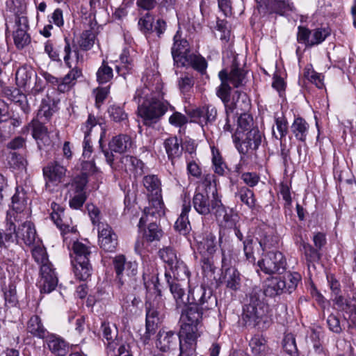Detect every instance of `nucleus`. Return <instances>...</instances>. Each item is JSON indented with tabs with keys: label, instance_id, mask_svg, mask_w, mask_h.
<instances>
[{
	"label": "nucleus",
	"instance_id": "1",
	"mask_svg": "<svg viewBox=\"0 0 356 356\" xmlns=\"http://www.w3.org/2000/svg\"><path fill=\"white\" fill-rule=\"evenodd\" d=\"M189 287L192 302L182 314L185 323L181 326V336L197 339L200 336L197 326L204 312L216 307L217 299L211 289L204 285L193 286L189 282Z\"/></svg>",
	"mask_w": 356,
	"mask_h": 356
},
{
	"label": "nucleus",
	"instance_id": "2",
	"mask_svg": "<svg viewBox=\"0 0 356 356\" xmlns=\"http://www.w3.org/2000/svg\"><path fill=\"white\" fill-rule=\"evenodd\" d=\"M218 76L221 84L216 90V95L223 102L226 114L232 113L235 109L248 111L250 108V99L246 94L236 91L231 100L232 88L229 85V83H231L235 88L243 85L245 79V71L234 60L230 72L228 73L226 70H222L219 72Z\"/></svg>",
	"mask_w": 356,
	"mask_h": 356
},
{
	"label": "nucleus",
	"instance_id": "3",
	"mask_svg": "<svg viewBox=\"0 0 356 356\" xmlns=\"http://www.w3.org/2000/svg\"><path fill=\"white\" fill-rule=\"evenodd\" d=\"M172 55L178 67L191 66L202 74L206 72L207 63L205 58L200 55L191 54L188 42L181 38L178 33L174 36Z\"/></svg>",
	"mask_w": 356,
	"mask_h": 356
},
{
	"label": "nucleus",
	"instance_id": "4",
	"mask_svg": "<svg viewBox=\"0 0 356 356\" xmlns=\"http://www.w3.org/2000/svg\"><path fill=\"white\" fill-rule=\"evenodd\" d=\"M196 191L193 198L195 210L200 214L207 216L213 213L216 218H222L227 220L225 207L218 196L217 188H211V191Z\"/></svg>",
	"mask_w": 356,
	"mask_h": 356
},
{
	"label": "nucleus",
	"instance_id": "5",
	"mask_svg": "<svg viewBox=\"0 0 356 356\" xmlns=\"http://www.w3.org/2000/svg\"><path fill=\"white\" fill-rule=\"evenodd\" d=\"M267 307L261 298V290L254 288L249 293L248 303L243 309L242 321L245 326L254 327L266 322Z\"/></svg>",
	"mask_w": 356,
	"mask_h": 356
},
{
	"label": "nucleus",
	"instance_id": "6",
	"mask_svg": "<svg viewBox=\"0 0 356 356\" xmlns=\"http://www.w3.org/2000/svg\"><path fill=\"white\" fill-rule=\"evenodd\" d=\"M163 307L161 291L154 286V291L148 293L145 302L146 332L141 337L144 343H147L151 336L155 334Z\"/></svg>",
	"mask_w": 356,
	"mask_h": 356
},
{
	"label": "nucleus",
	"instance_id": "7",
	"mask_svg": "<svg viewBox=\"0 0 356 356\" xmlns=\"http://www.w3.org/2000/svg\"><path fill=\"white\" fill-rule=\"evenodd\" d=\"M13 209L7 212L6 220V229H0V247L4 242L13 241V234L15 232V223L22 222L25 219L28 213L24 212L26 203L24 195L17 192L12 197Z\"/></svg>",
	"mask_w": 356,
	"mask_h": 356
},
{
	"label": "nucleus",
	"instance_id": "8",
	"mask_svg": "<svg viewBox=\"0 0 356 356\" xmlns=\"http://www.w3.org/2000/svg\"><path fill=\"white\" fill-rule=\"evenodd\" d=\"M10 9L15 15V30L13 31V40L18 49H23L31 42V37L27 33L29 21L26 16V6L21 0L12 1Z\"/></svg>",
	"mask_w": 356,
	"mask_h": 356
},
{
	"label": "nucleus",
	"instance_id": "9",
	"mask_svg": "<svg viewBox=\"0 0 356 356\" xmlns=\"http://www.w3.org/2000/svg\"><path fill=\"white\" fill-rule=\"evenodd\" d=\"M89 247L76 241L72 245V265L76 277L80 280H86L90 276L91 266L89 263L90 255Z\"/></svg>",
	"mask_w": 356,
	"mask_h": 356
},
{
	"label": "nucleus",
	"instance_id": "10",
	"mask_svg": "<svg viewBox=\"0 0 356 356\" xmlns=\"http://www.w3.org/2000/svg\"><path fill=\"white\" fill-rule=\"evenodd\" d=\"M168 106L167 102H163L155 96L149 101L139 104L137 113L144 124L151 126L159 121L167 111Z\"/></svg>",
	"mask_w": 356,
	"mask_h": 356
},
{
	"label": "nucleus",
	"instance_id": "11",
	"mask_svg": "<svg viewBox=\"0 0 356 356\" xmlns=\"http://www.w3.org/2000/svg\"><path fill=\"white\" fill-rule=\"evenodd\" d=\"M113 265L120 285L129 284L135 281L137 274V264L135 262H127L124 255H117L113 259Z\"/></svg>",
	"mask_w": 356,
	"mask_h": 356
},
{
	"label": "nucleus",
	"instance_id": "12",
	"mask_svg": "<svg viewBox=\"0 0 356 356\" xmlns=\"http://www.w3.org/2000/svg\"><path fill=\"white\" fill-rule=\"evenodd\" d=\"M260 269L266 274H281L286 270V261L280 252H269L258 261Z\"/></svg>",
	"mask_w": 356,
	"mask_h": 356
},
{
	"label": "nucleus",
	"instance_id": "13",
	"mask_svg": "<svg viewBox=\"0 0 356 356\" xmlns=\"http://www.w3.org/2000/svg\"><path fill=\"white\" fill-rule=\"evenodd\" d=\"M149 205L144 209L143 214L140 218L138 227H141L147 222H155L164 215V206L162 199L149 198Z\"/></svg>",
	"mask_w": 356,
	"mask_h": 356
},
{
	"label": "nucleus",
	"instance_id": "14",
	"mask_svg": "<svg viewBox=\"0 0 356 356\" xmlns=\"http://www.w3.org/2000/svg\"><path fill=\"white\" fill-rule=\"evenodd\" d=\"M98 243L106 252H114L118 245V236L112 227L105 223L98 224Z\"/></svg>",
	"mask_w": 356,
	"mask_h": 356
},
{
	"label": "nucleus",
	"instance_id": "15",
	"mask_svg": "<svg viewBox=\"0 0 356 356\" xmlns=\"http://www.w3.org/2000/svg\"><path fill=\"white\" fill-rule=\"evenodd\" d=\"M242 139L236 146L240 153L245 154L249 149H256L261 142V134L257 128H253L241 134Z\"/></svg>",
	"mask_w": 356,
	"mask_h": 356
},
{
	"label": "nucleus",
	"instance_id": "16",
	"mask_svg": "<svg viewBox=\"0 0 356 356\" xmlns=\"http://www.w3.org/2000/svg\"><path fill=\"white\" fill-rule=\"evenodd\" d=\"M156 347L163 352L174 349L177 344L180 346V341H184V337L181 336V331L179 335L172 331L160 330L158 333Z\"/></svg>",
	"mask_w": 356,
	"mask_h": 356
},
{
	"label": "nucleus",
	"instance_id": "17",
	"mask_svg": "<svg viewBox=\"0 0 356 356\" xmlns=\"http://www.w3.org/2000/svg\"><path fill=\"white\" fill-rule=\"evenodd\" d=\"M40 275L41 291L50 293L56 288L58 284V278L50 262L40 266Z\"/></svg>",
	"mask_w": 356,
	"mask_h": 356
},
{
	"label": "nucleus",
	"instance_id": "18",
	"mask_svg": "<svg viewBox=\"0 0 356 356\" xmlns=\"http://www.w3.org/2000/svg\"><path fill=\"white\" fill-rule=\"evenodd\" d=\"M66 173V168L57 162L48 164L43 168V175L46 180V186L50 184L57 185L62 181Z\"/></svg>",
	"mask_w": 356,
	"mask_h": 356
},
{
	"label": "nucleus",
	"instance_id": "19",
	"mask_svg": "<svg viewBox=\"0 0 356 356\" xmlns=\"http://www.w3.org/2000/svg\"><path fill=\"white\" fill-rule=\"evenodd\" d=\"M165 276L170 292L175 300L177 307L181 308L184 307L189 302L190 298L191 299L190 290L188 291L189 294L186 296L184 289L181 286V284L172 280L171 275L168 273H165Z\"/></svg>",
	"mask_w": 356,
	"mask_h": 356
},
{
	"label": "nucleus",
	"instance_id": "20",
	"mask_svg": "<svg viewBox=\"0 0 356 356\" xmlns=\"http://www.w3.org/2000/svg\"><path fill=\"white\" fill-rule=\"evenodd\" d=\"M15 238H21L26 245H33L36 238V231L33 224L30 221H25L19 225L17 230L15 229V232L13 234V241L11 243L15 241ZM6 243L5 241L3 245Z\"/></svg>",
	"mask_w": 356,
	"mask_h": 356
},
{
	"label": "nucleus",
	"instance_id": "21",
	"mask_svg": "<svg viewBox=\"0 0 356 356\" xmlns=\"http://www.w3.org/2000/svg\"><path fill=\"white\" fill-rule=\"evenodd\" d=\"M259 7H265L270 12L278 13L281 15L286 14L293 10V6L284 1L277 0H257Z\"/></svg>",
	"mask_w": 356,
	"mask_h": 356
},
{
	"label": "nucleus",
	"instance_id": "22",
	"mask_svg": "<svg viewBox=\"0 0 356 356\" xmlns=\"http://www.w3.org/2000/svg\"><path fill=\"white\" fill-rule=\"evenodd\" d=\"M286 283L280 277H271L264 283V293L266 296L275 297L286 292Z\"/></svg>",
	"mask_w": 356,
	"mask_h": 356
},
{
	"label": "nucleus",
	"instance_id": "23",
	"mask_svg": "<svg viewBox=\"0 0 356 356\" xmlns=\"http://www.w3.org/2000/svg\"><path fill=\"white\" fill-rule=\"evenodd\" d=\"M143 184L149 198L162 199L161 182L156 175H149L143 177Z\"/></svg>",
	"mask_w": 356,
	"mask_h": 356
},
{
	"label": "nucleus",
	"instance_id": "24",
	"mask_svg": "<svg viewBox=\"0 0 356 356\" xmlns=\"http://www.w3.org/2000/svg\"><path fill=\"white\" fill-rule=\"evenodd\" d=\"M220 280L230 290L237 291L241 287V275L236 268L222 271Z\"/></svg>",
	"mask_w": 356,
	"mask_h": 356
},
{
	"label": "nucleus",
	"instance_id": "25",
	"mask_svg": "<svg viewBox=\"0 0 356 356\" xmlns=\"http://www.w3.org/2000/svg\"><path fill=\"white\" fill-rule=\"evenodd\" d=\"M35 78H37L36 73L26 67H19L15 74L17 85L24 88L26 91L33 85Z\"/></svg>",
	"mask_w": 356,
	"mask_h": 356
},
{
	"label": "nucleus",
	"instance_id": "26",
	"mask_svg": "<svg viewBox=\"0 0 356 356\" xmlns=\"http://www.w3.org/2000/svg\"><path fill=\"white\" fill-rule=\"evenodd\" d=\"M197 242V250L204 254L211 256L214 254L217 250V242L215 235L211 232H206L202 240Z\"/></svg>",
	"mask_w": 356,
	"mask_h": 356
},
{
	"label": "nucleus",
	"instance_id": "27",
	"mask_svg": "<svg viewBox=\"0 0 356 356\" xmlns=\"http://www.w3.org/2000/svg\"><path fill=\"white\" fill-rule=\"evenodd\" d=\"M253 119L252 116L246 113H241L238 119V127L234 135H232L233 141L236 146L242 139L241 134L248 130L253 129Z\"/></svg>",
	"mask_w": 356,
	"mask_h": 356
},
{
	"label": "nucleus",
	"instance_id": "28",
	"mask_svg": "<svg viewBox=\"0 0 356 356\" xmlns=\"http://www.w3.org/2000/svg\"><path fill=\"white\" fill-rule=\"evenodd\" d=\"M102 330L104 338L108 342V348L110 350L114 351L118 345V340L117 339L118 330L117 327L113 323L103 322L102 323Z\"/></svg>",
	"mask_w": 356,
	"mask_h": 356
},
{
	"label": "nucleus",
	"instance_id": "29",
	"mask_svg": "<svg viewBox=\"0 0 356 356\" xmlns=\"http://www.w3.org/2000/svg\"><path fill=\"white\" fill-rule=\"evenodd\" d=\"M97 125V121L96 118L90 115L88 116V118L84 124V126L82 127V129L84 132L85 136L83 140V155L85 157H89L90 154L92 152V147L90 145V139L89 138L90 134L92 131V129L95 127H96Z\"/></svg>",
	"mask_w": 356,
	"mask_h": 356
},
{
	"label": "nucleus",
	"instance_id": "30",
	"mask_svg": "<svg viewBox=\"0 0 356 356\" xmlns=\"http://www.w3.org/2000/svg\"><path fill=\"white\" fill-rule=\"evenodd\" d=\"M132 141L131 138L126 134H120L112 138L109 142V149L111 152L124 153L131 147Z\"/></svg>",
	"mask_w": 356,
	"mask_h": 356
},
{
	"label": "nucleus",
	"instance_id": "31",
	"mask_svg": "<svg viewBox=\"0 0 356 356\" xmlns=\"http://www.w3.org/2000/svg\"><path fill=\"white\" fill-rule=\"evenodd\" d=\"M173 274L175 281H187L188 285L189 286V282L193 284V286H195L194 283L190 280L191 272L188 270L186 264L180 259L179 261L169 268ZM197 285H195L196 286Z\"/></svg>",
	"mask_w": 356,
	"mask_h": 356
},
{
	"label": "nucleus",
	"instance_id": "32",
	"mask_svg": "<svg viewBox=\"0 0 356 356\" xmlns=\"http://www.w3.org/2000/svg\"><path fill=\"white\" fill-rule=\"evenodd\" d=\"M190 210V202L184 200L182 206L181 213L175 224V229L182 233L183 234H187L190 230V222L188 218V213Z\"/></svg>",
	"mask_w": 356,
	"mask_h": 356
},
{
	"label": "nucleus",
	"instance_id": "33",
	"mask_svg": "<svg viewBox=\"0 0 356 356\" xmlns=\"http://www.w3.org/2000/svg\"><path fill=\"white\" fill-rule=\"evenodd\" d=\"M47 343L49 350L58 356H64L68 351V346L65 341L54 334L47 337Z\"/></svg>",
	"mask_w": 356,
	"mask_h": 356
},
{
	"label": "nucleus",
	"instance_id": "34",
	"mask_svg": "<svg viewBox=\"0 0 356 356\" xmlns=\"http://www.w3.org/2000/svg\"><path fill=\"white\" fill-rule=\"evenodd\" d=\"M254 356H268L270 354L266 339L260 335L254 336L249 342Z\"/></svg>",
	"mask_w": 356,
	"mask_h": 356
},
{
	"label": "nucleus",
	"instance_id": "35",
	"mask_svg": "<svg viewBox=\"0 0 356 356\" xmlns=\"http://www.w3.org/2000/svg\"><path fill=\"white\" fill-rule=\"evenodd\" d=\"M147 223L143 232V238L147 243L159 241L163 235V230L155 222Z\"/></svg>",
	"mask_w": 356,
	"mask_h": 356
},
{
	"label": "nucleus",
	"instance_id": "36",
	"mask_svg": "<svg viewBox=\"0 0 356 356\" xmlns=\"http://www.w3.org/2000/svg\"><path fill=\"white\" fill-rule=\"evenodd\" d=\"M194 116L199 118L200 123L207 124L216 120L217 110L213 106L207 105L195 111Z\"/></svg>",
	"mask_w": 356,
	"mask_h": 356
},
{
	"label": "nucleus",
	"instance_id": "37",
	"mask_svg": "<svg viewBox=\"0 0 356 356\" xmlns=\"http://www.w3.org/2000/svg\"><path fill=\"white\" fill-rule=\"evenodd\" d=\"M27 331L32 335L43 339L48 333L43 326L41 319L38 316H33L31 317L27 323Z\"/></svg>",
	"mask_w": 356,
	"mask_h": 356
},
{
	"label": "nucleus",
	"instance_id": "38",
	"mask_svg": "<svg viewBox=\"0 0 356 356\" xmlns=\"http://www.w3.org/2000/svg\"><path fill=\"white\" fill-rule=\"evenodd\" d=\"M88 182L86 173H82L76 176L72 181L67 185L68 194H86L85 189Z\"/></svg>",
	"mask_w": 356,
	"mask_h": 356
},
{
	"label": "nucleus",
	"instance_id": "39",
	"mask_svg": "<svg viewBox=\"0 0 356 356\" xmlns=\"http://www.w3.org/2000/svg\"><path fill=\"white\" fill-rule=\"evenodd\" d=\"M71 71L67 74L63 79H60L59 83V91L65 92L68 91L72 86L74 84V81L81 76V70L77 67H71Z\"/></svg>",
	"mask_w": 356,
	"mask_h": 356
},
{
	"label": "nucleus",
	"instance_id": "40",
	"mask_svg": "<svg viewBox=\"0 0 356 356\" xmlns=\"http://www.w3.org/2000/svg\"><path fill=\"white\" fill-rule=\"evenodd\" d=\"M309 125L307 122L301 118H297L294 120L291 129L296 139L305 141L307 135Z\"/></svg>",
	"mask_w": 356,
	"mask_h": 356
},
{
	"label": "nucleus",
	"instance_id": "41",
	"mask_svg": "<svg viewBox=\"0 0 356 356\" xmlns=\"http://www.w3.org/2000/svg\"><path fill=\"white\" fill-rule=\"evenodd\" d=\"M180 144L177 137H172L165 140V148L170 159L173 160L181 154L183 149Z\"/></svg>",
	"mask_w": 356,
	"mask_h": 356
},
{
	"label": "nucleus",
	"instance_id": "42",
	"mask_svg": "<svg viewBox=\"0 0 356 356\" xmlns=\"http://www.w3.org/2000/svg\"><path fill=\"white\" fill-rule=\"evenodd\" d=\"M236 197H238L248 207L254 208L255 207L256 200L254 193L248 188L243 186L238 188V192L236 193Z\"/></svg>",
	"mask_w": 356,
	"mask_h": 356
},
{
	"label": "nucleus",
	"instance_id": "43",
	"mask_svg": "<svg viewBox=\"0 0 356 356\" xmlns=\"http://www.w3.org/2000/svg\"><path fill=\"white\" fill-rule=\"evenodd\" d=\"M300 250L305 254L307 261L309 262L315 261L320 259L318 250L313 248L302 239L300 242Z\"/></svg>",
	"mask_w": 356,
	"mask_h": 356
},
{
	"label": "nucleus",
	"instance_id": "44",
	"mask_svg": "<svg viewBox=\"0 0 356 356\" xmlns=\"http://www.w3.org/2000/svg\"><path fill=\"white\" fill-rule=\"evenodd\" d=\"M159 254L161 259L168 265L169 268L181 259L177 257L175 250L170 247L160 250Z\"/></svg>",
	"mask_w": 356,
	"mask_h": 356
},
{
	"label": "nucleus",
	"instance_id": "45",
	"mask_svg": "<svg viewBox=\"0 0 356 356\" xmlns=\"http://www.w3.org/2000/svg\"><path fill=\"white\" fill-rule=\"evenodd\" d=\"M196 340L194 338H185L180 341L179 356H193L196 349Z\"/></svg>",
	"mask_w": 356,
	"mask_h": 356
},
{
	"label": "nucleus",
	"instance_id": "46",
	"mask_svg": "<svg viewBox=\"0 0 356 356\" xmlns=\"http://www.w3.org/2000/svg\"><path fill=\"white\" fill-rule=\"evenodd\" d=\"M124 162L127 170L132 171L138 175L142 174L144 164L138 158L131 156H126L124 158Z\"/></svg>",
	"mask_w": 356,
	"mask_h": 356
},
{
	"label": "nucleus",
	"instance_id": "47",
	"mask_svg": "<svg viewBox=\"0 0 356 356\" xmlns=\"http://www.w3.org/2000/svg\"><path fill=\"white\" fill-rule=\"evenodd\" d=\"M155 94L153 93L151 90L147 86H143L136 90L134 96L133 100L138 104H143L146 101H149L152 97H155Z\"/></svg>",
	"mask_w": 356,
	"mask_h": 356
},
{
	"label": "nucleus",
	"instance_id": "48",
	"mask_svg": "<svg viewBox=\"0 0 356 356\" xmlns=\"http://www.w3.org/2000/svg\"><path fill=\"white\" fill-rule=\"evenodd\" d=\"M108 113L110 118L116 122H121L127 120L128 115L124 108L119 105H111L108 108Z\"/></svg>",
	"mask_w": 356,
	"mask_h": 356
},
{
	"label": "nucleus",
	"instance_id": "49",
	"mask_svg": "<svg viewBox=\"0 0 356 356\" xmlns=\"http://www.w3.org/2000/svg\"><path fill=\"white\" fill-rule=\"evenodd\" d=\"M212 152V163L214 172L219 175H222L225 172V163L222 161V158L218 151L215 147H211Z\"/></svg>",
	"mask_w": 356,
	"mask_h": 356
},
{
	"label": "nucleus",
	"instance_id": "50",
	"mask_svg": "<svg viewBox=\"0 0 356 356\" xmlns=\"http://www.w3.org/2000/svg\"><path fill=\"white\" fill-rule=\"evenodd\" d=\"M95 35L92 31H83L79 40V45L84 51L90 49L95 44Z\"/></svg>",
	"mask_w": 356,
	"mask_h": 356
},
{
	"label": "nucleus",
	"instance_id": "51",
	"mask_svg": "<svg viewBox=\"0 0 356 356\" xmlns=\"http://www.w3.org/2000/svg\"><path fill=\"white\" fill-rule=\"evenodd\" d=\"M112 78L113 70L104 60L97 72V80L99 83H105L108 82Z\"/></svg>",
	"mask_w": 356,
	"mask_h": 356
},
{
	"label": "nucleus",
	"instance_id": "52",
	"mask_svg": "<svg viewBox=\"0 0 356 356\" xmlns=\"http://www.w3.org/2000/svg\"><path fill=\"white\" fill-rule=\"evenodd\" d=\"M178 87L182 93L189 92L195 84L193 76L186 73L178 79Z\"/></svg>",
	"mask_w": 356,
	"mask_h": 356
},
{
	"label": "nucleus",
	"instance_id": "53",
	"mask_svg": "<svg viewBox=\"0 0 356 356\" xmlns=\"http://www.w3.org/2000/svg\"><path fill=\"white\" fill-rule=\"evenodd\" d=\"M304 75L309 81L314 83L318 88L323 87V76L316 72L311 65H308L305 68Z\"/></svg>",
	"mask_w": 356,
	"mask_h": 356
},
{
	"label": "nucleus",
	"instance_id": "54",
	"mask_svg": "<svg viewBox=\"0 0 356 356\" xmlns=\"http://www.w3.org/2000/svg\"><path fill=\"white\" fill-rule=\"evenodd\" d=\"M283 348L289 355L291 356L297 355L298 348L293 334L289 333L285 335L283 339Z\"/></svg>",
	"mask_w": 356,
	"mask_h": 356
},
{
	"label": "nucleus",
	"instance_id": "55",
	"mask_svg": "<svg viewBox=\"0 0 356 356\" xmlns=\"http://www.w3.org/2000/svg\"><path fill=\"white\" fill-rule=\"evenodd\" d=\"M330 35V31L325 28H318L313 31L311 34L309 46H314L321 43Z\"/></svg>",
	"mask_w": 356,
	"mask_h": 356
},
{
	"label": "nucleus",
	"instance_id": "56",
	"mask_svg": "<svg viewBox=\"0 0 356 356\" xmlns=\"http://www.w3.org/2000/svg\"><path fill=\"white\" fill-rule=\"evenodd\" d=\"M275 124L277 133L273 128V135L276 139L281 140L288 132L287 122L283 117L277 118Z\"/></svg>",
	"mask_w": 356,
	"mask_h": 356
},
{
	"label": "nucleus",
	"instance_id": "57",
	"mask_svg": "<svg viewBox=\"0 0 356 356\" xmlns=\"http://www.w3.org/2000/svg\"><path fill=\"white\" fill-rule=\"evenodd\" d=\"M32 256L40 266L49 262L45 248L40 245H38L32 249Z\"/></svg>",
	"mask_w": 356,
	"mask_h": 356
},
{
	"label": "nucleus",
	"instance_id": "58",
	"mask_svg": "<svg viewBox=\"0 0 356 356\" xmlns=\"http://www.w3.org/2000/svg\"><path fill=\"white\" fill-rule=\"evenodd\" d=\"M8 163L14 169L22 170L26 168L27 161L22 155L13 152L8 157Z\"/></svg>",
	"mask_w": 356,
	"mask_h": 356
},
{
	"label": "nucleus",
	"instance_id": "59",
	"mask_svg": "<svg viewBox=\"0 0 356 356\" xmlns=\"http://www.w3.org/2000/svg\"><path fill=\"white\" fill-rule=\"evenodd\" d=\"M154 18L149 13L146 14L138 21V26L144 33H151L153 32Z\"/></svg>",
	"mask_w": 356,
	"mask_h": 356
},
{
	"label": "nucleus",
	"instance_id": "60",
	"mask_svg": "<svg viewBox=\"0 0 356 356\" xmlns=\"http://www.w3.org/2000/svg\"><path fill=\"white\" fill-rule=\"evenodd\" d=\"M4 299L6 305L14 306L17 302L16 287L14 284H10L4 289Z\"/></svg>",
	"mask_w": 356,
	"mask_h": 356
},
{
	"label": "nucleus",
	"instance_id": "61",
	"mask_svg": "<svg viewBox=\"0 0 356 356\" xmlns=\"http://www.w3.org/2000/svg\"><path fill=\"white\" fill-rule=\"evenodd\" d=\"M300 280V276L298 273H290L287 275L283 282L286 283L285 291L291 293L298 286L299 281Z\"/></svg>",
	"mask_w": 356,
	"mask_h": 356
},
{
	"label": "nucleus",
	"instance_id": "62",
	"mask_svg": "<svg viewBox=\"0 0 356 356\" xmlns=\"http://www.w3.org/2000/svg\"><path fill=\"white\" fill-rule=\"evenodd\" d=\"M70 197L69 204L72 209H81L87 199L86 194H68Z\"/></svg>",
	"mask_w": 356,
	"mask_h": 356
},
{
	"label": "nucleus",
	"instance_id": "63",
	"mask_svg": "<svg viewBox=\"0 0 356 356\" xmlns=\"http://www.w3.org/2000/svg\"><path fill=\"white\" fill-rule=\"evenodd\" d=\"M259 243L262 250L264 251L275 246L277 243V241L272 234H264L259 238Z\"/></svg>",
	"mask_w": 356,
	"mask_h": 356
},
{
	"label": "nucleus",
	"instance_id": "64",
	"mask_svg": "<svg viewBox=\"0 0 356 356\" xmlns=\"http://www.w3.org/2000/svg\"><path fill=\"white\" fill-rule=\"evenodd\" d=\"M327 324L330 331L337 334L342 332L339 318L336 315L333 314H330L327 319Z\"/></svg>",
	"mask_w": 356,
	"mask_h": 356
}]
</instances>
